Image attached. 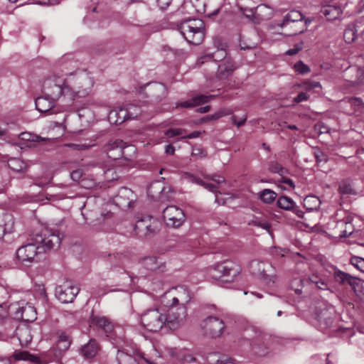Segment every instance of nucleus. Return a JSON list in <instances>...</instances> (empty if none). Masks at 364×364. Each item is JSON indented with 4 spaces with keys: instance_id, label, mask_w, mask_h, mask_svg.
Returning a JSON list of instances; mask_svg holds the SVG:
<instances>
[{
    "instance_id": "obj_1",
    "label": "nucleus",
    "mask_w": 364,
    "mask_h": 364,
    "mask_svg": "<svg viewBox=\"0 0 364 364\" xmlns=\"http://www.w3.org/2000/svg\"><path fill=\"white\" fill-rule=\"evenodd\" d=\"M67 83L69 97L74 100L76 97L88 96L94 85V80L89 74L84 72H75L67 75Z\"/></svg>"
},
{
    "instance_id": "obj_2",
    "label": "nucleus",
    "mask_w": 364,
    "mask_h": 364,
    "mask_svg": "<svg viewBox=\"0 0 364 364\" xmlns=\"http://www.w3.org/2000/svg\"><path fill=\"white\" fill-rule=\"evenodd\" d=\"M178 29L183 38L191 44H200L205 37L204 22L198 18H189L183 21Z\"/></svg>"
},
{
    "instance_id": "obj_3",
    "label": "nucleus",
    "mask_w": 364,
    "mask_h": 364,
    "mask_svg": "<svg viewBox=\"0 0 364 364\" xmlns=\"http://www.w3.org/2000/svg\"><path fill=\"white\" fill-rule=\"evenodd\" d=\"M68 83H67V77H63L56 74L47 77L43 83V94L51 100L55 101L58 100L62 95H68L67 92Z\"/></svg>"
},
{
    "instance_id": "obj_4",
    "label": "nucleus",
    "mask_w": 364,
    "mask_h": 364,
    "mask_svg": "<svg viewBox=\"0 0 364 364\" xmlns=\"http://www.w3.org/2000/svg\"><path fill=\"white\" fill-rule=\"evenodd\" d=\"M208 274L215 279L228 277L225 282H232L240 274V267L232 261L225 260L210 266L207 269Z\"/></svg>"
},
{
    "instance_id": "obj_5",
    "label": "nucleus",
    "mask_w": 364,
    "mask_h": 364,
    "mask_svg": "<svg viewBox=\"0 0 364 364\" xmlns=\"http://www.w3.org/2000/svg\"><path fill=\"white\" fill-rule=\"evenodd\" d=\"M310 22V20L304 19V15L300 11L292 10L285 15L277 26L281 28L289 26L291 31L288 35L294 36L304 33Z\"/></svg>"
},
{
    "instance_id": "obj_6",
    "label": "nucleus",
    "mask_w": 364,
    "mask_h": 364,
    "mask_svg": "<svg viewBox=\"0 0 364 364\" xmlns=\"http://www.w3.org/2000/svg\"><path fill=\"white\" fill-rule=\"evenodd\" d=\"M200 326L204 336L214 339L220 337L226 328L224 321L214 316H207L201 321Z\"/></svg>"
},
{
    "instance_id": "obj_7",
    "label": "nucleus",
    "mask_w": 364,
    "mask_h": 364,
    "mask_svg": "<svg viewBox=\"0 0 364 364\" xmlns=\"http://www.w3.org/2000/svg\"><path fill=\"white\" fill-rule=\"evenodd\" d=\"M169 309L165 315L166 328L176 330L185 323L187 316V309L185 306L168 305Z\"/></svg>"
},
{
    "instance_id": "obj_8",
    "label": "nucleus",
    "mask_w": 364,
    "mask_h": 364,
    "mask_svg": "<svg viewBox=\"0 0 364 364\" xmlns=\"http://www.w3.org/2000/svg\"><path fill=\"white\" fill-rule=\"evenodd\" d=\"M141 323L148 331L156 332L166 328L165 315L158 309L148 310L141 316Z\"/></svg>"
},
{
    "instance_id": "obj_9",
    "label": "nucleus",
    "mask_w": 364,
    "mask_h": 364,
    "mask_svg": "<svg viewBox=\"0 0 364 364\" xmlns=\"http://www.w3.org/2000/svg\"><path fill=\"white\" fill-rule=\"evenodd\" d=\"M14 318L27 323L33 322L36 319V310L34 306L28 303L18 302L10 306Z\"/></svg>"
},
{
    "instance_id": "obj_10",
    "label": "nucleus",
    "mask_w": 364,
    "mask_h": 364,
    "mask_svg": "<svg viewBox=\"0 0 364 364\" xmlns=\"http://www.w3.org/2000/svg\"><path fill=\"white\" fill-rule=\"evenodd\" d=\"M163 218L168 227L178 228L185 222L186 215L178 207L168 205L163 210Z\"/></svg>"
},
{
    "instance_id": "obj_11",
    "label": "nucleus",
    "mask_w": 364,
    "mask_h": 364,
    "mask_svg": "<svg viewBox=\"0 0 364 364\" xmlns=\"http://www.w3.org/2000/svg\"><path fill=\"white\" fill-rule=\"evenodd\" d=\"M134 230L140 237H152L158 231V222L151 216H147L137 220Z\"/></svg>"
},
{
    "instance_id": "obj_12",
    "label": "nucleus",
    "mask_w": 364,
    "mask_h": 364,
    "mask_svg": "<svg viewBox=\"0 0 364 364\" xmlns=\"http://www.w3.org/2000/svg\"><path fill=\"white\" fill-rule=\"evenodd\" d=\"M117 360L119 364H141L142 361L149 363V361L144 358V353L138 350L127 348L117 351Z\"/></svg>"
},
{
    "instance_id": "obj_13",
    "label": "nucleus",
    "mask_w": 364,
    "mask_h": 364,
    "mask_svg": "<svg viewBox=\"0 0 364 364\" xmlns=\"http://www.w3.org/2000/svg\"><path fill=\"white\" fill-rule=\"evenodd\" d=\"M44 252L43 246L38 245L37 242L22 245L16 251V257L21 262H33L35 257Z\"/></svg>"
},
{
    "instance_id": "obj_14",
    "label": "nucleus",
    "mask_w": 364,
    "mask_h": 364,
    "mask_svg": "<svg viewBox=\"0 0 364 364\" xmlns=\"http://www.w3.org/2000/svg\"><path fill=\"white\" fill-rule=\"evenodd\" d=\"M63 235L59 232H52L49 230H45L41 235H37L36 241L38 245L43 246L44 252L46 250H51L55 247H58Z\"/></svg>"
},
{
    "instance_id": "obj_15",
    "label": "nucleus",
    "mask_w": 364,
    "mask_h": 364,
    "mask_svg": "<svg viewBox=\"0 0 364 364\" xmlns=\"http://www.w3.org/2000/svg\"><path fill=\"white\" fill-rule=\"evenodd\" d=\"M79 291L80 289L77 286L73 285L71 282H65L63 284L56 287L55 294L62 303H71Z\"/></svg>"
},
{
    "instance_id": "obj_16",
    "label": "nucleus",
    "mask_w": 364,
    "mask_h": 364,
    "mask_svg": "<svg viewBox=\"0 0 364 364\" xmlns=\"http://www.w3.org/2000/svg\"><path fill=\"white\" fill-rule=\"evenodd\" d=\"M164 297L170 299L166 304L173 306H185L191 300V296L187 288L178 287L173 291H168L164 294Z\"/></svg>"
},
{
    "instance_id": "obj_17",
    "label": "nucleus",
    "mask_w": 364,
    "mask_h": 364,
    "mask_svg": "<svg viewBox=\"0 0 364 364\" xmlns=\"http://www.w3.org/2000/svg\"><path fill=\"white\" fill-rule=\"evenodd\" d=\"M136 200V196L127 187H122L114 198V204L121 209H127L132 206Z\"/></svg>"
},
{
    "instance_id": "obj_18",
    "label": "nucleus",
    "mask_w": 364,
    "mask_h": 364,
    "mask_svg": "<svg viewBox=\"0 0 364 364\" xmlns=\"http://www.w3.org/2000/svg\"><path fill=\"white\" fill-rule=\"evenodd\" d=\"M333 276L336 282L341 285L348 284L354 291H356V287L359 285L358 278L340 269H335Z\"/></svg>"
},
{
    "instance_id": "obj_19",
    "label": "nucleus",
    "mask_w": 364,
    "mask_h": 364,
    "mask_svg": "<svg viewBox=\"0 0 364 364\" xmlns=\"http://www.w3.org/2000/svg\"><path fill=\"white\" fill-rule=\"evenodd\" d=\"M146 93L152 101L159 102L166 96L167 90L162 83H150L147 85Z\"/></svg>"
},
{
    "instance_id": "obj_20",
    "label": "nucleus",
    "mask_w": 364,
    "mask_h": 364,
    "mask_svg": "<svg viewBox=\"0 0 364 364\" xmlns=\"http://www.w3.org/2000/svg\"><path fill=\"white\" fill-rule=\"evenodd\" d=\"M258 270L261 278L269 285L276 284L277 276L274 274V268L269 263L261 262L258 264Z\"/></svg>"
},
{
    "instance_id": "obj_21",
    "label": "nucleus",
    "mask_w": 364,
    "mask_h": 364,
    "mask_svg": "<svg viewBox=\"0 0 364 364\" xmlns=\"http://www.w3.org/2000/svg\"><path fill=\"white\" fill-rule=\"evenodd\" d=\"M142 266L149 271L162 272L165 270L164 262L155 256L146 257L141 260Z\"/></svg>"
},
{
    "instance_id": "obj_22",
    "label": "nucleus",
    "mask_w": 364,
    "mask_h": 364,
    "mask_svg": "<svg viewBox=\"0 0 364 364\" xmlns=\"http://www.w3.org/2000/svg\"><path fill=\"white\" fill-rule=\"evenodd\" d=\"M90 326H96L105 333L112 330V325L106 316L95 315L93 312L90 317Z\"/></svg>"
},
{
    "instance_id": "obj_23",
    "label": "nucleus",
    "mask_w": 364,
    "mask_h": 364,
    "mask_svg": "<svg viewBox=\"0 0 364 364\" xmlns=\"http://www.w3.org/2000/svg\"><path fill=\"white\" fill-rule=\"evenodd\" d=\"M100 350V346L95 339H90L89 342L80 348V354L85 358L95 357Z\"/></svg>"
},
{
    "instance_id": "obj_24",
    "label": "nucleus",
    "mask_w": 364,
    "mask_h": 364,
    "mask_svg": "<svg viewBox=\"0 0 364 364\" xmlns=\"http://www.w3.org/2000/svg\"><path fill=\"white\" fill-rule=\"evenodd\" d=\"M235 69V63L231 59H227L218 65L217 77L219 80H225L233 73Z\"/></svg>"
},
{
    "instance_id": "obj_25",
    "label": "nucleus",
    "mask_w": 364,
    "mask_h": 364,
    "mask_svg": "<svg viewBox=\"0 0 364 364\" xmlns=\"http://www.w3.org/2000/svg\"><path fill=\"white\" fill-rule=\"evenodd\" d=\"M272 9L265 4H261L257 6L255 9L254 14L252 16L257 18L255 21V23H259L262 21L267 20L272 16Z\"/></svg>"
},
{
    "instance_id": "obj_26",
    "label": "nucleus",
    "mask_w": 364,
    "mask_h": 364,
    "mask_svg": "<svg viewBox=\"0 0 364 364\" xmlns=\"http://www.w3.org/2000/svg\"><path fill=\"white\" fill-rule=\"evenodd\" d=\"M321 12L328 21L338 19L343 14L342 9L339 6L327 5L322 8Z\"/></svg>"
},
{
    "instance_id": "obj_27",
    "label": "nucleus",
    "mask_w": 364,
    "mask_h": 364,
    "mask_svg": "<svg viewBox=\"0 0 364 364\" xmlns=\"http://www.w3.org/2000/svg\"><path fill=\"white\" fill-rule=\"evenodd\" d=\"M210 97H212V96H206L204 95H196L191 100H186L178 104L177 107H182L186 108L193 107L208 102Z\"/></svg>"
},
{
    "instance_id": "obj_28",
    "label": "nucleus",
    "mask_w": 364,
    "mask_h": 364,
    "mask_svg": "<svg viewBox=\"0 0 364 364\" xmlns=\"http://www.w3.org/2000/svg\"><path fill=\"white\" fill-rule=\"evenodd\" d=\"M227 55L225 49H218L215 53H211L203 55L199 60L198 63H204L208 61H220L225 58Z\"/></svg>"
},
{
    "instance_id": "obj_29",
    "label": "nucleus",
    "mask_w": 364,
    "mask_h": 364,
    "mask_svg": "<svg viewBox=\"0 0 364 364\" xmlns=\"http://www.w3.org/2000/svg\"><path fill=\"white\" fill-rule=\"evenodd\" d=\"M109 120L114 124H122L128 119L127 112L125 108L112 110L109 114Z\"/></svg>"
},
{
    "instance_id": "obj_30",
    "label": "nucleus",
    "mask_w": 364,
    "mask_h": 364,
    "mask_svg": "<svg viewBox=\"0 0 364 364\" xmlns=\"http://www.w3.org/2000/svg\"><path fill=\"white\" fill-rule=\"evenodd\" d=\"M53 101L55 100L48 98L46 95L44 97H39L36 100V107L41 112H46L53 107Z\"/></svg>"
},
{
    "instance_id": "obj_31",
    "label": "nucleus",
    "mask_w": 364,
    "mask_h": 364,
    "mask_svg": "<svg viewBox=\"0 0 364 364\" xmlns=\"http://www.w3.org/2000/svg\"><path fill=\"white\" fill-rule=\"evenodd\" d=\"M136 149L133 145H127L124 142V145L120 147L121 159L129 162L132 161L136 155Z\"/></svg>"
},
{
    "instance_id": "obj_32",
    "label": "nucleus",
    "mask_w": 364,
    "mask_h": 364,
    "mask_svg": "<svg viewBox=\"0 0 364 364\" xmlns=\"http://www.w3.org/2000/svg\"><path fill=\"white\" fill-rule=\"evenodd\" d=\"M321 204L319 198L315 196H307L304 199V206L308 211L316 210Z\"/></svg>"
},
{
    "instance_id": "obj_33",
    "label": "nucleus",
    "mask_w": 364,
    "mask_h": 364,
    "mask_svg": "<svg viewBox=\"0 0 364 364\" xmlns=\"http://www.w3.org/2000/svg\"><path fill=\"white\" fill-rule=\"evenodd\" d=\"M357 24H348L343 33V38L346 43H352L356 38L358 29L356 28Z\"/></svg>"
},
{
    "instance_id": "obj_34",
    "label": "nucleus",
    "mask_w": 364,
    "mask_h": 364,
    "mask_svg": "<svg viewBox=\"0 0 364 364\" xmlns=\"http://www.w3.org/2000/svg\"><path fill=\"white\" fill-rule=\"evenodd\" d=\"M13 357L16 360H29L32 363H38L40 361V359L38 357L33 355L32 354H30L27 351L16 350L13 354Z\"/></svg>"
},
{
    "instance_id": "obj_35",
    "label": "nucleus",
    "mask_w": 364,
    "mask_h": 364,
    "mask_svg": "<svg viewBox=\"0 0 364 364\" xmlns=\"http://www.w3.org/2000/svg\"><path fill=\"white\" fill-rule=\"evenodd\" d=\"M188 176L189 180L191 182L196 183L204 187L205 189L208 190L210 192H213L214 193H218V187L215 185H214L211 183L205 182L203 180L198 178H197L193 175H191V174H188Z\"/></svg>"
},
{
    "instance_id": "obj_36",
    "label": "nucleus",
    "mask_w": 364,
    "mask_h": 364,
    "mask_svg": "<svg viewBox=\"0 0 364 364\" xmlns=\"http://www.w3.org/2000/svg\"><path fill=\"white\" fill-rule=\"evenodd\" d=\"M190 3L196 13L200 14H206V0H186V4ZM210 15V14H207Z\"/></svg>"
},
{
    "instance_id": "obj_37",
    "label": "nucleus",
    "mask_w": 364,
    "mask_h": 364,
    "mask_svg": "<svg viewBox=\"0 0 364 364\" xmlns=\"http://www.w3.org/2000/svg\"><path fill=\"white\" fill-rule=\"evenodd\" d=\"M18 136L21 140L29 142H41L50 140L48 138H43L38 135L27 132L21 133Z\"/></svg>"
},
{
    "instance_id": "obj_38",
    "label": "nucleus",
    "mask_w": 364,
    "mask_h": 364,
    "mask_svg": "<svg viewBox=\"0 0 364 364\" xmlns=\"http://www.w3.org/2000/svg\"><path fill=\"white\" fill-rule=\"evenodd\" d=\"M8 166L9 168L16 172H21L26 169L25 163L19 158H11L8 161Z\"/></svg>"
},
{
    "instance_id": "obj_39",
    "label": "nucleus",
    "mask_w": 364,
    "mask_h": 364,
    "mask_svg": "<svg viewBox=\"0 0 364 364\" xmlns=\"http://www.w3.org/2000/svg\"><path fill=\"white\" fill-rule=\"evenodd\" d=\"M277 196V193L274 191L269 188H265L259 193L260 200L267 204H270L274 201Z\"/></svg>"
},
{
    "instance_id": "obj_40",
    "label": "nucleus",
    "mask_w": 364,
    "mask_h": 364,
    "mask_svg": "<svg viewBox=\"0 0 364 364\" xmlns=\"http://www.w3.org/2000/svg\"><path fill=\"white\" fill-rule=\"evenodd\" d=\"M338 191L342 195H353L356 193L349 180H343L340 183Z\"/></svg>"
},
{
    "instance_id": "obj_41",
    "label": "nucleus",
    "mask_w": 364,
    "mask_h": 364,
    "mask_svg": "<svg viewBox=\"0 0 364 364\" xmlns=\"http://www.w3.org/2000/svg\"><path fill=\"white\" fill-rule=\"evenodd\" d=\"M277 203L279 208L287 210H291L294 205V200L286 196H280L277 199Z\"/></svg>"
},
{
    "instance_id": "obj_42",
    "label": "nucleus",
    "mask_w": 364,
    "mask_h": 364,
    "mask_svg": "<svg viewBox=\"0 0 364 364\" xmlns=\"http://www.w3.org/2000/svg\"><path fill=\"white\" fill-rule=\"evenodd\" d=\"M159 199L161 202L168 201L173 195V191L170 186H164L160 188Z\"/></svg>"
},
{
    "instance_id": "obj_43",
    "label": "nucleus",
    "mask_w": 364,
    "mask_h": 364,
    "mask_svg": "<svg viewBox=\"0 0 364 364\" xmlns=\"http://www.w3.org/2000/svg\"><path fill=\"white\" fill-rule=\"evenodd\" d=\"M124 145V141L121 139H115L109 141L104 146V149L108 154L110 151H117V148H120Z\"/></svg>"
},
{
    "instance_id": "obj_44",
    "label": "nucleus",
    "mask_w": 364,
    "mask_h": 364,
    "mask_svg": "<svg viewBox=\"0 0 364 364\" xmlns=\"http://www.w3.org/2000/svg\"><path fill=\"white\" fill-rule=\"evenodd\" d=\"M289 288L297 295H301L302 294L303 280L299 278L292 279L289 284Z\"/></svg>"
},
{
    "instance_id": "obj_45",
    "label": "nucleus",
    "mask_w": 364,
    "mask_h": 364,
    "mask_svg": "<svg viewBox=\"0 0 364 364\" xmlns=\"http://www.w3.org/2000/svg\"><path fill=\"white\" fill-rule=\"evenodd\" d=\"M314 156H315L318 164H326L328 161L327 154L323 152L318 147L314 149Z\"/></svg>"
},
{
    "instance_id": "obj_46",
    "label": "nucleus",
    "mask_w": 364,
    "mask_h": 364,
    "mask_svg": "<svg viewBox=\"0 0 364 364\" xmlns=\"http://www.w3.org/2000/svg\"><path fill=\"white\" fill-rule=\"evenodd\" d=\"M125 109L127 112L128 119H135L141 114L140 108L134 105H129Z\"/></svg>"
},
{
    "instance_id": "obj_47",
    "label": "nucleus",
    "mask_w": 364,
    "mask_h": 364,
    "mask_svg": "<svg viewBox=\"0 0 364 364\" xmlns=\"http://www.w3.org/2000/svg\"><path fill=\"white\" fill-rule=\"evenodd\" d=\"M269 170L274 173L283 176L287 173V169L277 161H272L269 164Z\"/></svg>"
},
{
    "instance_id": "obj_48",
    "label": "nucleus",
    "mask_w": 364,
    "mask_h": 364,
    "mask_svg": "<svg viewBox=\"0 0 364 364\" xmlns=\"http://www.w3.org/2000/svg\"><path fill=\"white\" fill-rule=\"evenodd\" d=\"M350 263L359 271L364 272V258L358 256H353L350 259Z\"/></svg>"
},
{
    "instance_id": "obj_49",
    "label": "nucleus",
    "mask_w": 364,
    "mask_h": 364,
    "mask_svg": "<svg viewBox=\"0 0 364 364\" xmlns=\"http://www.w3.org/2000/svg\"><path fill=\"white\" fill-rule=\"evenodd\" d=\"M309 280L321 289H326L328 288L327 283L316 274H312L310 276Z\"/></svg>"
},
{
    "instance_id": "obj_50",
    "label": "nucleus",
    "mask_w": 364,
    "mask_h": 364,
    "mask_svg": "<svg viewBox=\"0 0 364 364\" xmlns=\"http://www.w3.org/2000/svg\"><path fill=\"white\" fill-rule=\"evenodd\" d=\"M7 321H10L8 306L6 304H0V324H3Z\"/></svg>"
},
{
    "instance_id": "obj_51",
    "label": "nucleus",
    "mask_w": 364,
    "mask_h": 364,
    "mask_svg": "<svg viewBox=\"0 0 364 364\" xmlns=\"http://www.w3.org/2000/svg\"><path fill=\"white\" fill-rule=\"evenodd\" d=\"M249 225H254L257 227L262 228L264 230L269 231L270 230L271 225L267 221H262L259 219L252 220L248 222Z\"/></svg>"
},
{
    "instance_id": "obj_52",
    "label": "nucleus",
    "mask_w": 364,
    "mask_h": 364,
    "mask_svg": "<svg viewBox=\"0 0 364 364\" xmlns=\"http://www.w3.org/2000/svg\"><path fill=\"white\" fill-rule=\"evenodd\" d=\"M294 69L297 73L301 75H304L310 72L309 67L304 64L301 60H299L295 63Z\"/></svg>"
},
{
    "instance_id": "obj_53",
    "label": "nucleus",
    "mask_w": 364,
    "mask_h": 364,
    "mask_svg": "<svg viewBox=\"0 0 364 364\" xmlns=\"http://www.w3.org/2000/svg\"><path fill=\"white\" fill-rule=\"evenodd\" d=\"M364 84V68H358L356 73V79L352 81L353 86H358Z\"/></svg>"
},
{
    "instance_id": "obj_54",
    "label": "nucleus",
    "mask_w": 364,
    "mask_h": 364,
    "mask_svg": "<svg viewBox=\"0 0 364 364\" xmlns=\"http://www.w3.org/2000/svg\"><path fill=\"white\" fill-rule=\"evenodd\" d=\"M215 364H236V363L235 359L224 355L219 357Z\"/></svg>"
},
{
    "instance_id": "obj_55",
    "label": "nucleus",
    "mask_w": 364,
    "mask_h": 364,
    "mask_svg": "<svg viewBox=\"0 0 364 364\" xmlns=\"http://www.w3.org/2000/svg\"><path fill=\"white\" fill-rule=\"evenodd\" d=\"M183 133H185V130L183 129H168L165 132V135L168 137H173Z\"/></svg>"
},
{
    "instance_id": "obj_56",
    "label": "nucleus",
    "mask_w": 364,
    "mask_h": 364,
    "mask_svg": "<svg viewBox=\"0 0 364 364\" xmlns=\"http://www.w3.org/2000/svg\"><path fill=\"white\" fill-rule=\"evenodd\" d=\"M67 146L70 147L73 149L76 150H86L92 146V144H66Z\"/></svg>"
},
{
    "instance_id": "obj_57",
    "label": "nucleus",
    "mask_w": 364,
    "mask_h": 364,
    "mask_svg": "<svg viewBox=\"0 0 364 364\" xmlns=\"http://www.w3.org/2000/svg\"><path fill=\"white\" fill-rule=\"evenodd\" d=\"M303 48V43L301 42L300 43L294 45L293 48L289 49L286 51V55H294L298 53L300 50H301Z\"/></svg>"
},
{
    "instance_id": "obj_58",
    "label": "nucleus",
    "mask_w": 364,
    "mask_h": 364,
    "mask_svg": "<svg viewBox=\"0 0 364 364\" xmlns=\"http://www.w3.org/2000/svg\"><path fill=\"white\" fill-rule=\"evenodd\" d=\"M232 123L235 124L237 127H241L245 124V122L247 120V116L243 115L242 117L238 119V117L236 115H233L232 117Z\"/></svg>"
},
{
    "instance_id": "obj_59",
    "label": "nucleus",
    "mask_w": 364,
    "mask_h": 364,
    "mask_svg": "<svg viewBox=\"0 0 364 364\" xmlns=\"http://www.w3.org/2000/svg\"><path fill=\"white\" fill-rule=\"evenodd\" d=\"M208 179L211 180L216 183L217 184L224 183H225V179L223 176L219 175H212L208 176L206 177Z\"/></svg>"
},
{
    "instance_id": "obj_60",
    "label": "nucleus",
    "mask_w": 364,
    "mask_h": 364,
    "mask_svg": "<svg viewBox=\"0 0 364 364\" xmlns=\"http://www.w3.org/2000/svg\"><path fill=\"white\" fill-rule=\"evenodd\" d=\"M309 95L304 92H299L297 96L294 99V102L296 103H299L303 101L308 100Z\"/></svg>"
},
{
    "instance_id": "obj_61",
    "label": "nucleus",
    "mask_w": 364,
    "mask_h": 364,
    "mask_svg": "<svg viewBox=\"0 0 364 364\" xmlns=\"http://www.w3.org/2000/svg\"><path fill=\"white\" fill-rule=\"evenodd\" d=\"M228 113L225 112V109H220L218 110V112H216L215 113L213 114H210V120H217L225 115H227Z\"/></svg>"
},
{
    "instance_id": "obj_62",
    "label": "nucleus",
    "mask_w": 364,
    "mask_h": 364,
    "mask_svg": "<svg viewBox=\"0 0 364 364\" xmlns=\"http://www.w3.org/2000/svg\"><path fill=\"white\" fill-rule=\"evenodd\" d=\"M83 171L82 169L74 170L70 173V177L74 181H78L82 176Z\"/></svg>"
},
{
    "instance_id": "obj_63",
    "label": "nucleus",
    "mask_w": 364,
    "mask_h": 364,
    "mask_svg": "<svg viewBox=\"0 0 364 364\" xmlns=\"http://www.w3.org/2000/svg\"><path fill=\"white\" fill-rule=\"evenodd\" d=\"M109 158L113 160L121 159L120 148H117V151H110L107 154Z\"/></svg>"
},
{
    "instance_id": "obj_64",
    "label": "nucleus",
    "mask_w": 364,
    "mask_h": 364,
    "mask_svg": "<svg viewBox=\"0 0 364 364\" xmlns=\"http://www.w3.org/2000/svg\"><path fill=\"white\" fill-rule=\"evenodd\" d=\"M172 0H156L160 9L165 10L171 4Z\"/></svg>"
}]
</instances>
